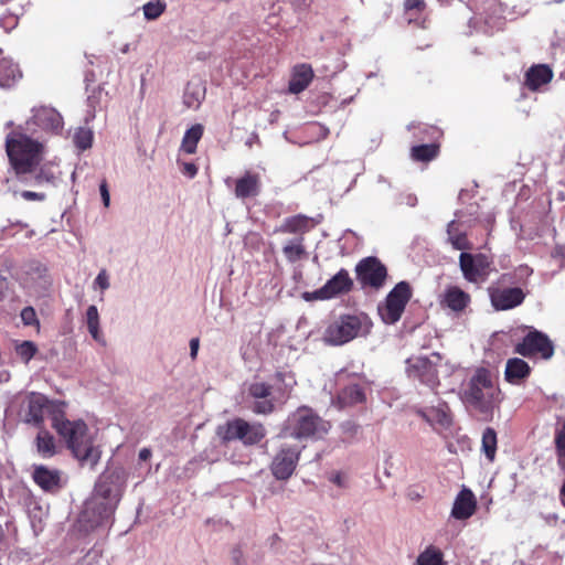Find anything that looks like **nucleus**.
Masks as SVG:
<instances>
[{
	"label": "nucleus",
	"instance_id": "nucleus-1",
	"mask_svg": "<svg viewBox=\"0 0 565 565\" xmlns=\"http://www.w3.org/2000/svg\"><path fill=\"white\" fill-rule=\"evenodd\" d=\"M127 478L128 473L122 467L108 468L100 475L79 518L86 530H93L110 520L125 491Z\"/></svg>",
	"mask_w": 565,
	"mask_h": 565
},
{
	"label": "nucleus",
	"instance_id": "nucleus-2",
	"mask_svg": "<svg viewBox=\"0 0 565 565\" xmlns=\"http://www.w3.org/2000/svg\"><path fill=\"white\" fill-rule=\"evenodd\" d=\"M9 161L20 177L30 174L40 166L45 154V145L19 127L6 137Z\"/></svg>",
	"mask_w": 565,
	"mask_h": 565
},
{
	"label": "nucleus",
	"instance_id": "nucleus-3",
	"mask_svg": "<svg viewBox=\"0 0 565 565\" xmlns=\"http://www.w3.org/2000/svg\"><path fill=\"white\" fill-rule=\"evenodd\" d=\"M461 401L483 420H491L501 402L500 390L494 385L490 373L479 369L462 390Z\"/></svg>",
	"mask_w": 565,
	"mask_h": 565
},
{
	"label": "nucleus",
	"instance_id": "nucleus-4",
	"mask_svg": "<svg viewBox=\"0 0 565 565\" xmlns=\"http://www.w3.org/2000/svg\"><path fill=\"white\" fill-rule=\"evenodd\" d=\"M56 433L82 465L94 468L100 459V450L94 445L93 436L83 420H68L64 416L54 419Z\"/></svg>",
	"mask_w": 565,
	"mask_h": 565
},
{
	"label": "nucleus",
	"instance_id": "nucleus-5",
	"mask_svg": "<svg viewBox=\"0 0 565 565\" xmlns=\"http://www.w3.org/2000/svg\"><path fill=\"white\" fill-rule=\"evenodd\" d=\"M329 422L321 418L311 408L301 406L288 415L279 436L282 438L320 439L330 430Z\"/></svg>",
	"mask_w": 565,
	"mask_h": 565
},
{
	"label": "nucleus",
	"instance_id": "nucleus-6",
	"mask_svg": "<svg viewBox=\"0 0 565 565\" xmlns=\"http://www.w3.org/2000/svg\"><path fill=\"white\" fill-rule=\"evenodd\" d=\"M372 322L365 315H344L332 320L324 329L323 341L330 345H342L358 337L366 335Z\"/></svg>",
	"mask_w": 565,
	"mask_h": 565
},
{
	"label": "nucleus",
	"instance_id": "nucleus-7",
	"mask_svg": "<svg viewBox=\"0 0 565 565\" xmlns=\"http://www.w3.org/2000/svg\"><path fill=\"white\" fill-rule=\"evenodd\" d=\"M63 404L52 402L43 394L31 393L26 399L24 422L41 428L44 417L47 416L54 427V419L63 417Z\"/></svg>",
	"mask_w": 565,
	"mask_h": 565
},
{
	"label": "nucleus",
	"instance_id": "nucleus-8",
	"mask_svg": "<svg viewBox=\"0 0 565 565\" xmlns=\"http://www.w3.org/2000/svg\"><path fill=\"white\" fill-rule=\"evenodd\" d=\"M412 298V289L407 281H399L386 296L384 305L379 306V313L386 324L397 322Z\"/></svg>",
	"mask_w": 565,
	"mask_h": 565
},
{
	"label": "nucleus",
	"instance_id": "nucleus-9",
	"mask_svg": "<svg viewBox=\"0 0 565 565\" xmlns=\"http://www.w3.org/2000/svg\"><path fill=\"white\" fill-rule=\"evenodd\" d=\"M515 352L522 356H541L548 360L554 354V345L546 334L541 331H530L515 347Z\"/></svg>",
	"mask_w": 565,
	"mask_h": 565
},
{
	"label": "nucleus",
	"instance_id": "nucleus-10",
	"mask_svg": "<svg viewBox=\"0 0 565 565\" xmlns=\"http://www.w3.org/2000/svg\"><path fill=\"white\" fill-rule=\"evenodd\" d=\"M406 373L412 379L419 380L430 388L439 385L437 362L423 355L406 360Z\"/></svg>",
	"mask_w": 565,
	"mask_h": 565
},
{
	"label": "nucleus",
	"instance_id": "nucleus-11",
	"mask_svg": "<svg viewBox=\"0 0 565 565\" xmlns=\"http://www.w3.org/2000/svg\"><path fill=\"white\" fill-rule=\"evenodd\" d=\"M491 259L486 254H470L462 252L459 256V266L466 280L478 282L484 280L491 269Z\"/></svg>",
	"mask_w": 565,
	"mask_h": 565
},
{
	"label": "nucleus",
	"instance_id": "nucleus-12",
	"mask_svg": "<svg viewBox=\"0 0 565 565\" xmlns=\"http://www.w3.org/2000/svg\"><path fill=\"white\" fill-rule=\"evenodd\" d=\"M416 414L426 420L436 431L447 429L452 422L447 403L436 395L433 396L429 405L417 407Z\"/></svg>",
	"mask_w": 565,
	"mask_h": 565
},
{
	"label": "nucleus",
	"instance_id": "nucleus-13",
	"mask_svg": "<svg viewBox=\"0 0 565 565\" xmlns=\"http://www.w3.org/2000/svg\"><path fill=\"white\" fill-rule=\"evenodd\" d=\"M266 435L262 424H249L244 419H234L228 422L224 433V439H239L245 445H255L259 443Z\"/></svg>",
	"mask_w": 565,
	"mask_h": 565
},
{
	"label": "nucleus",
	"instance_id": "nucleus-14",
	"mask_svg": "<svg viewBox=\"0 0 565 565\" xmlns=\"http://www.w3.org/2000/svg\"><path fill=\"white\" fill-rule=\"evenodd\" d=\"M352 284L349 273L345 269H341L321 288L312 292H305L303 299L307 301L331 299L341 294L348 292L351 289Z\"/></svg>",
	"mask_w": 565,
	"mask_h": 565
},
{
	"label": "nucleus",
	"instance_id": "nucleus-15",
	"mask_svg": "<svg viewBox=\"0 0 565 565\" xmlns=\"http://www.w3.org/2000/svg\"><path fill=\"white\" fill-rule=\"evenodd\" d=\"M300 456V448L284 444L271 462V472L278 480H287L294 473Z\"/></svg>",
	"mask_w": 565,
	"mask_h": 565
},
{
	"label": "nucleus",
	"instance_id": "nucleus-16",
	"mask_svg": "<svg viewBox=\"0 0 565 565\" xmlns=\"http://www.w3.org/2000/svg\"><path fill=\"white\" fill-rule=\"evenodd\" d=\"M386 268L374 257L361 260L356 266V276L363 286L380 288L386 278Z\"/></svg>",
	"mask_w": 565,
	"mask_h": 565
},
{
	"label": "nucleus",
	"instance_id": "nucleus-17",
	"mask_svg": "<svg viewBox=\"0 0 565 565\" xmlns=\"http://www.w3.org/2000/svg\"><path fill=\"white\" fill-rule=\"evenodd\" d=\"M471 302V297L457 286H448L439 296V305L443 309L449 310L459 317L465 313Z\"/></svg>",
	"mask_w": 565,
	"mask_h": 565
},
{
	"label": "nucleus",
	"instance_id": "nucleus-18",
	"mask_svg": "<svg viewBox=\"0 0 565 565\" xmlns=\"http://www.w3.org/2000/svg\"><path fill=\"white\" fill-rule=\"evenodd\" d=\"M32 113L31 121H28L26 125L32 122L41 130L52 134H58L62 130L63 118L56 109L47 106H40L34 107Z\"/></svg>",
	"mask_w": 565,
	"mask_h": 565
},
{
	"label": "nucleus",
	"instance_id": "nucleus-19",
	"mask_svg": "<svg viewBox=\"0 0 565 565\" xmlns=\"http://www.w3.org/2000/svg\"><path fill=\"white\" fill-rule=\"evenodd\" d=\"M525 298V294L519 287L495 288L490 290L492 306L497 310H510L520 306Z\"/></svg>",
	"mask_w": 565,
	"mask_h": 565
},
{
	"label": "nucleus",
	"instance_id": "nucleus-20",
	"mask_svg": "<svg viewBox=\"0 0 565 565\" xmlns=\"http://www.w3.org/2000/svg\"><path fill=\"white\" fill-rule=\"evenodd\" d=\"M34 482L46 492H55L61 488V472L45 466H35L32 473Z\"/></svg>",
	"mask_w": 565,
	"mask_h": 565
},
{
	"label": "nucleus",
	"instance_id": "nucleus-21",
	"mask_svg": "<svg viewBox=\"0 0 565 565\" xmlns=\"http://www.w3.org/2000/svg\"><path fill=\"white\" fill-rule=\"evenodd\" d=\"M476 505L477 502L472 491L463 488L455 499L451 516L456 520H466L475 513Z\"/></svg>",
	"mask_w": 565,
	"mask_h": 565
},
{
	"label": "nucleus",
	"instance_id": "nucleus-22",
	"mask_svg": "<svg viewBox=\"0 0 565 565\" xmlns=\"http://www.w3.org/2000/svg\"><path fill=\"white\" fill-rule=\"evenodd\" d=\"M260 191V179L256 173L246 172L243 177L235 181V196L244 200L255 198Z\"/></svg>",
	"mask_w": 565,
	"mask_h": 565
},
{
	"label": "nucleus",
	"instance_id": "nucleus-23",
	"mask_svg": "<svg viewBox=\"0 0 565 565\" xmlns=\"http://www.w3.org/2000/svg\"><path fill=\"white\" fill-rule=\"evenodd\" d=\"M313 78V71L309 64H299L294 67L289 82V92L299 94L303 92Z\"/></svg>",
	"mask_w": 565,
	"mask_h": 565
},
{
	"label": "nucleus",
	"instance_id": "nucleus-24",
	"mask_svg": "<svg viewBox=\"0 0 565 565\" xmlns=\"http://www.w3.org/2000/svg\"><path fill=\"white\" fill-rule=\"evenodd\" d=\"M309 217L305 215H295L285 218L279 226L274 230V233H284V234H296L297 236H302L309 231Z\"/></svg>",
	"mask_w": 565,
	"mask_h": 565
},
{
	"label": "nucleus",
	"instance_id": "nucleus-25",
	"mask_svg": "<svg viewBox=\"0 0 565 565\" xmlns=\"http://www.w3.org/2000/svg\"><path fill=\"white\" fill-rule=\"evenodd\" d=\"M22 77V72L17 63L11 58L2 56L0 50V86L11 87Z\"/></svg>",
	"mask_w": 565,
	"mask_h": 565
},
{
	"label": "nucleus",
	"instance_id": "nucleus-26",
	"mask_svg": "<svg viewBox=\"0 0 565 565\" xmlns=\"http://www.w3.org/2000/svg\"><path fill=\"white\" fill-rule=\"evenodd\" d=\"M530 371L531 369L524 360L520 358L509 359L504 371L505 380L511 384H518L529 376Z\"/></svg>",
	"mask_w": 565,
	"mask_h": 565
},
{
	"label": "nucleus",
	"instance_id": "nucleus-27",
	"mask_svg": "<svg viewBox=\"0 0 565 565\" xmlns=\"http://www.w3.org/2000/svg\"><path fill=\"white\" fill-rule=\"evenodd\" d=\"M33 173L36 184H49L52 186H56L58 184L62 175L58 167L52 161L43 163L39 169L35 168Z\"/></svg>",
	"mask_w": 565,
	"mask_h": 565
},
{
	"label": "nucleus",
	"instance_id": "nucleus-28",
	"mask_svg": "<svg viewBox=\"0 0 565 565\" xmlns=\"http://www.w3.org/2000/svg\"><path fill=\"white\" fill-rule=\"evenodd\" d=\"M553 77L551 68L546 65L532 66L525 74V84L531 90H536L547 84Z\"/></svg>",
	"mask_w": 565,
	"mask_h": 565
},
{
	"label": "nucleus",
	"instance_id": "nucleus-29",
	"mask_svg": "<svg viewBox=\"0 0 565 565\" xmlns=\"http://www.w3.org/2000/svg\"><path fill=\"white\" fill-rule=\"evenodd\" d=\"M35 447L36 452L42 458H51L56 454V443L54 437L49 430L42 427L36 435Z\"/></svg>",
	"mask_w": 565,
	"mask_h": 565
},
{
	"label": "nucleus",
	"instance_id": "nucleus-30",
	"mask_svg": "<svg viewBox=\"0 0 565 565\" xmlns=\"http://www.w3.org/2000/svg\"><path fill=\"white\" fill-rule=\"evenodd\" d=\"M205 97V87L201 82H191L186 85L183 103L188 108L196 109Z\"/></svg>",
	"mask_w": 565,
	"mask_h": 565
},
{
	"label": "nucleus",
	"instance_id": "nucleus-31",
	"mask_svg": "<svg viewBox=\"0 0 565 565\" xmlns=\"http://www.w3.org/2000/svg\"><path fill=\"white\" fill-rule=\"evenodd\" d=\"M86 326L89 334L92 338L105 345L106 341L100 330V323H99V312L95 305L88 306L85 315Z\"/></svg>",
	"mask_w": 565,
	"mask_h": 565
},
{
	"label": "nucleus",
	"instance_id": "nucleus-32",
	"mask_svg": "<svg viewBox=\"0 0 565 565\" xmlns=\"http://www.w3.org/2000/svg\"><path fill=\"white\" fill-rule=\"evenodd\" d=\"M282 253L289 263H296L307 256V252L303 245V237L296 236L288 239L282 246Z\"/></svg>",
	"mask_w": 565,
	"mask_h": 565
},
{
	"label": "nucleus",
	"instance_id": "nucleus-33",
	"mask_svg": "<svg viewBox=\"0 0 565 565\" xmlns=\"http://www.w3.org/2000/svg\"><path fill=\"white\" fill-rule=\"evenodd\" d=\"M448 241L455 249L465 250L470 248L466 232L461 228V224L451 221L447 226Z\"/></svg>",
	"mask_w": 565,
	"mask_h": 565
},
{
	"label": "nucleus",
	"instance_id": "nucleus-34",
	"mask_svg": "<svg viewBox=\"0 0 565 565\" xmlns=\"http://www.w3.org/2000/svg\"><path fill=\"white\" fill-rule=\"evenodd\" d=\"M202 135L203 126L201 124L193 125L185 131L182 138L181 149L189 154L194 153L196 150V145L202 138Z\"/></svg>",
	"mask_w": 565,
	"mask_h": 565
},
{
	"label": "nucleus",
	"instance_id": "nucleus-35",
	"mask_svg": "<svg viewBox=\"0 0 565 565\" xmlns=\"http://www.w3.org/2000/svg\"><path fill=\"white\" fill-rule=\"evenodd\" d=\"M443 552L430 545L426 547L416 558L415 565H445Z\"/></svg>",
	"mask_w": 565,
	"mask_h": 565
},
{
	"label": "nucleus",
	"instance_id": "nucleus-36",
	"mask_svg": "<svg viewBox=\"0 0 565 565\" xmlns=\"http://www.w3.org/2000/svg\"><path fill=\"white\" fill-rule=\"evenodd\" d=\"M338 398L341 406L358 404L364 401V392L361 386L353 384L343 388Z\"/></svg>",
	"mask_w": 565,
	"mask_h": 565
},
{
	"label": "nucleus",
	"instance_id": "nucleus-37",
	"mask_svg": "<svg viewBox=\"0 0 565 565\" xmlns=\"http://www.w3.org/2000/svg\"><path fill=\"white\" fill-rule=\"evenodd\" d=\"M411 154L416 161L427 162L437 157L438 146L435 143L414 146Z\"/></svg>",
	"mask_w": 565,
	"mask_h": 565
},
{
	"label": "nucleus",
	"instance_id": "nucleus-38",
	"mask_svg": "<svg viewBox=\"0 0 565 565\" xmlns=\"http://www.w3.org/2000/svg\"><path fill=\"white\" fill-rule=\"evenodd\" d=\"M482 451L489 461H493L497 451V433L493 428H486L482 434Z\"/></svg>",
	"mask_w": 565,
	"mask_h": 565
},
{
	"label": "nucleus",
	"instance_id": "nucleus-39",
	"mask_svg": "<svg viewBox=\"0 0 565 565\" xmlns=\"http://www.w3.org/2000/svg\"><path fill=\"white\" fill-rule=\"evenodd\" d=\"M73 140L78 149L86 150L92 147L93 131L89 128L79 127L75 130Z\"/></svg>",
	"mask_w": 565,
	"mask_h": 565
},
{
	"label": "nucleus",
	"instance_id": "nucleus-40",
	"mask_svg": "<svg viewBox=\"0 0 565 565\" xmlns=\"http://www.w3.org/2000/svg\"><path fill=\"white\" fill-rule=\"evenodd\" d=\"M166 9V3L162 0H154L143 4L142 10L147 20H156Z\"/></svg>",
	"mask_w": 565,
	"mask_h": 565
},
{
	"label": "nucleus",
	"instance_id": "nucleus-41",
	"mask_svg": "<svg viewBox=\"0 0 565 565\" xmlns=\"http://www.w3.org/2000/svg\"><path fill=\"white\" fill-rule=\"evenodd\" d=\"M36 351V345L32 341H23L15 345V352L24 363H28Z\"/></svg>",
	"mask_w": 565,
	"mask_h": 565
},
{
	"label": "nucleus",
	"instance_id": "nucleus-42",
	"mask_svg": "<svg viewBox=\"0 0 565 565\" xmlns=\"http://www.w3.org/2000/svg\"><path fill=\"white\" fill-rule=\"evenodd\" d=\"M110 287L109 275L106 269H100L97 274L96 278L93 281V289L100 290V294L104 292ZM100 300H103V296H100Z\"/></svg>",
	"mask_w": 565,
	"mask_h": 565
},
{
	"label": "nucleus",
	"instance_id": "nucleus-43",
	"mask_svg": "<svg viewBox=\"0 0 565 565\" xmlns=\"http://www.w3.org/2000/svg\"><path fill=\"white\" fill-rule=\"evenodd\" d=\"M248 393L255 399H263L270 396V386L265 383L256 382L250 384Z\"/></svg>",
	"mask_w": 565,
	"mask_h": 565
},
{
	"label": "nucleus",
	"instance_id": "nucleus-44",
	"mask_svg": "<svg viewBox=\"0 0 565 565\" xmlns=\"http://www.w3.org/2000/svg\"><path fill=\"white\" fill-rule=\"evenodd\" d=\"M253 411L257 414H269L274 411V403L271 402V399H269V397L263 399H255Z\"/></svg>",
	"mask_w": 565,
	"mask_h": 565
},
{
	"label": "nucleus",
	"instance_id": "nucleus-45",
	"mask_svg": "<svg viewBox=\"0 0 565 565\" xmlns=\"http://www.w3.org/2000/svg\"><path fill=\"white\" fill-rule=\"evenodd\" d=\"M340 428L345 440L353 439L359 431V426L352 420L343 422Z\"/></svg>",
	"mask_w": 565,
	"mask_h": 565
},
{
	"label": "nucleus",
	"instance_id": "nucleus-46",
	"mask_svg": "<svg viewBox=\"0 0 565 565\" xmlns=\"http://www.w3.org/2000/svg\"><path fill=\"white\" fill-rule=\"evenodd\" d=\"M21 320L25 326H39L35 310L32 307H25L21 311Z\"/></svg>",
	"mask_w": 565,
	"mask_h": 565
},
{
	"label": "nucleus",
	"instance_id": "nucleus-47",
	"mask_svg": "<svg viewBox=\"0 0 565 565\" xmlns=\"http://www.w3.org/2000/svg\"><path fill=\"white\" fill-rule=\"evenodd\" d=\"M551 256L559 263L561 267H565V244H556Z\"/></svg>",
	"mask_w": 565,
	"mask_h": 565
},
{
	"label": "nucleus",
	"instance_id": "nucleus-48",
	"mask_svg": "<svg viewBox=\"0 0 565 565\" xmlns=\"http://www.w3.org/2000/svg\"><path fill=\"white\" fill-rule=\"evenodd\" d=\"M555 446L556 450H565V420L555 433Z\"/></svg>",
	"mask_w": 565,
	"mask_h": 565
},
{
	"label": "nucleus",
	"instance_id": "nucleus-49",
	"mask_svg": "<svg viewBox=\"0 0 565 565\" xmlns=\"http://www.w3.org/2000/svg\"><path fill=\"white\" fill-rule=\"evenodd\" d=\"M99 193L105 207L110 205V194L106 180H103L99 184Z\"/></svg>",
	"mask_w": 565,
	"mask_h": 565
},
{
	"label": "nucleus",
	"instance_id": "nucleus-50",
	"mask_svg": "<svg viewBox=\"0 0 565 565\" xmlns=\"http://www.w3.org/2000/svg\"><path fill=\"white\" fill-rule=\"evenodd\" d=\"M21 198L25 201H44L46 195L42 192L23 191Z\"/></svg>",
	"mask_w": 565,
	"mask_h": 565
},
{
	"label": "nucleus",
	"instance_id": "nucleus-51",
	"mask_svg": "<svg viewBox=\"0 0 565 565\" xmlns=\"http://www.w3.org/2000/svg\"><path fill=\"white\" fill-rule=\"evenodd\" d=\"M181 171L183 174L188 175L189 178H194L198 173V168L192 162H185L182 164Z\"/></svg>",
	"mask_w": 565,
	"mask_h": 565
},
{
	"label": "nucleus",
	"instance_id": "nucleus-52",
	"mask_svg": "<svg viewBox=\"0 0 565 565\" xmlns=\"http://www.w3.org/2000/svg\"><path fill=\"white\" fill-rule=\"evenodd\" d=\"M330 481L340 488L347 487V478L344 475H342L340 472L332 473L330 476Z\"/></svg>",
	"mask_w": 565,
	"mask_h": 565
},
{
	"label": "nucleus",
	"instance_id": "nucleus-53",
	"mask_svg": "<svg viewBox=\"0 0 565 565\" xmlns=\"http://www.w3.org/2000/svg\"><path fill=\"white\" fill-rule=\"evenodd\" d=\"M405 9L409 10H422L425 7L424 0H405Z\"/></svg>",
	"mask_w": 565,
	"mask_h": 565
},
{
	"label": "nucleus",
	"instance_id": "nucleus-54",
	"mask_svg": "<svg viewBox=\"0 0 565 565\" xmlns=\"http://www.w3.org/2000/svg\"><path fill=\"white\" fill-rule=\"evenodd\" d=\"M384 473L386 477H391L392 472L391 469L393 468V456L392 454H386L385 460H384Z\"/></svg>",
	"mask_w": 565,
	"mask_h": 565
},
{
	"label": "nucleus",
	"instance_id": "nucleus-55",
	"mask_svg": "<svg viewBox=\"0 0 565 565\" xmlns=\"http://www.w3.org/2000/svg\"><path fill=\"white\" fill-rule=\"evenodd\" d=\"M199 344L200 342L198 338H193L190 340V355L192 359H195L198 355Z\"/></svg>",
	"mask_w": 565,
	"mask_h": 565
},
{
	"label": "nucleus",
	"instance_id": "nucleus-56",
	"mask_svg": "<svg viewBox=\"0 0 565 565\" xmlns=\"http://www.w3.org/2000/svg\"><path fill=\"white\" fill-rule=\"evenodd\" d=\"M401 203H405L409 206H415L417 204V198L413 194H406L402 196Z\"/></svg>",
	"mask_w": 565,
	"mask_h": 565
},
{
	"label": "nucleus",
	"instance_id": "nucleus-57",
	"mask_svg": "<svg viewBox=\"0 0 565 565\" xmlns=\"http://www.w3.org/2000/svg\"><path fill=\"white\" fill-rule=\"evenodd\" d=\"M151 457V450L149 448H142L140 449L138 454V458L140 461H147Z\"/></svg>",
	"mask_w": 565,
	"mask_h": 565
},
{
	"label": "nucleus",
	"instance_id": "nucleus-58",
	"mask_svg": "<svg viewBox=\"0 0 565 565\" xmlns=\"http://www.w3.org/2000/svg\"><path fill=\"white\" fill-rule=\"evenodd\" d=\"M558 466L565 470V450H556Z\"/></svg>",
	"mask_w": 565,
	"mask_h": 565
},
{
	"label": "nucleus",
	"instance_id": "nucleus-59",
	"mask_svg": "<svg viewBox=\"0 0 565 565\" xmlns=\"http://www.w3.org/2000/svg\"><path fill=\"white\" fill-rule=\"evenodd\" d=\"M8 288V282L4 278H0V300L3 298V291Z\"/></svg>",
	"mask_w": 565,
	"mask_h": 565
},
{
	"label": "nucleus",
	"instance_id": "nucleus-60",
	"mask_svg": "<svg viewBox=\"0 0 565 565\" xmlns=\"http://www.w3.org/2000/svg\"><path fill=\"white\" fill-rule=\"evenodd\" d=\"M424 130H425V132L430 134L431 137H435L439 134V131L435 127L425 126Z\"/></svg>",
	"mask_w": 565,
	"mask_h": 565
},
{
	"label": "nucleus",
	"instance_id": "nucleus-61",
	"mask_svg": "<svg viewBox=\"0 0 565 565\" xmlns=\"http://www.w3.org/2000/svg\"><path fill=\"white\" fill-rule=\"evenodd\" d=\"M129 49H130V45L127 43L125 44L121 49H120V52L122 54H127L129 52Z\"/></svg>",
	"mask_w": 565,
	"mask_h": 565
},
{
	"label": "nucleus",
	"instance_id": "nucleus-62",
	"mask_svg": "<svg viewBox=\"0 0 565 565\" xmlns=\"http://www.w3.org/2000/svg\"><path fill=\"white\" fill-rule=\"evenodd\" d=\"M431 356H433V359H435L436 361H440V359H441V358H440V355H439V353H433V355H431Z\"/></svg>",
	"mask_w": 565,
	"mask_h": 565
},
{
	"label": "nucleus",
	"instance_id": "nucleus-63",
	"mask_svg": "<svg viewBox=\"0 0 565 565\" xmlns=\"http://www.w3.org/2000/svg\"><path fill=\"white\" fill-rule=\"evenodd\" d=\"M561 497H565V482L563 483L561 488Z\"/></svg>",
	"mask_w": 565,
	"mask_h": 565
},
{
	"label": "nucleus",
	"instance_id": "nucleus-64",
	"mask_svg": "<svg viewBox=\"0 0 565 565\" xmlns=\"http://www.w3.org/2000/svg\"><path fill=\"white\" fill-rule=\"evenodd\" d=\"M352 100H353V97H350V98H348V99H344V100L342 102V105L344 106V105H347V104L351 103Z\"/></svg>",
	"mask_w": 565,
	"mask_h": 565
}]
</instances>
